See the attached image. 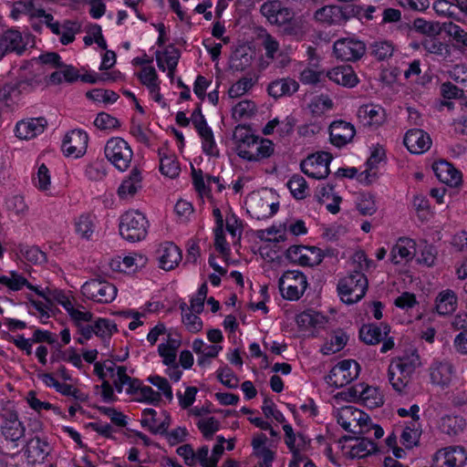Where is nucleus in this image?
Listing matches in <instances>:
<instances>
[{
	"label": "nucleus",
	"instance_id": "23",
	"mask_svg": "<svg viewBox=\"0 0 467 467\" xmlns=\"http://www.w3.org/2000/svg\"><path fill=\"white\" fill-rule=\"evenodd\" d=\"M142 176L140 171L135 167L131 170L130 175L123 180L118 189V194L120 199L132 198L139 189L141 188Z\"/></svg>",
	"mask_w": 467,
	"mask_h": 467
},
{
	"label": "nucleus",
	"instance_id": "1",
	"mask_svg": "<svg viewBox=\"0 0 467 467\" xmlns=\"http://www.w3.org/2000/svg\"><path fill=\"white\" fill-rule=\"evenodd\" d=\"M148 221L139 211L124 213L119 225L120 235L129 242H137L147 235Z\"/></svg>",
	"mask_w": 467,
	"mask_h": 467
},
{
	"label": "nucleus",
	"instance_id": "35",
	"mask_svg": "<svg viewBox=\"0 0 467 467\" xmlns=\"http://www.w3.org/2000/svg\"><path fill=\"white\" fill-rule=\"evenodd\" d=\"M76 233L85 240H90L95 231L93 218L88 213H83L74 221Z\"/></svg>",
	"mask_w": 467,
	"mask_h": 467
},
{
	"label": "nucleus",
	"instance_id": "28",
	"mask_svg": "<svg viewBox=\"0 0 467 467\" xmlns=\"http://www.w3.org/2000/svg\"><path fill=\"white\" fill-rule=\"evenodd\" d=\"M25 454L29 462H41L48 454V444L38 437L32 438L26 445Z\"/></svg>",
	"mask_w": 467,
	"mask_h": 467
},
{
	"label": "nucleus",
	"instance_id": "6",
	"mask_svg": "<svg viewBox=\"0 0 467 467\" xmlns=\"http://www.w3.org/2000/svg\"><path fill=\"white\" fill-rule=\"evenodd\" d=\"M286 258L293 264L313 267L318 265L324 254L317 246L293 245L286 251Z\"/></svg>",
	"mask_w": 467,
	"mask_h": 467
},
{
	"label": "nucleus",
	"instance_id": "7",
	"mask_svg": "<svg viewBox=\"0 0 467 467\" xmlns=\"http://www.w3.org/2000/svg\"><path fill=\"white\" fill-rule=\"evenodd\" d=\"M359 364L353 359H345L338 362L330 370L328 383L336 388H342L358 378Z\"/></svg>",
	"mask_w": 467,
	"mask_h": 467
},
{
	"label": "nucleus",
	"instance_id": "53",
	"mask_svg": "<svg viewBox=\"0 0 467 467\" xmlns=\"http://www.w3.org/2000/svg\"><path fill=\"white\" fill-rule=\"evenodd\" d=\"M351 264L353 267L351 274H356V272L364 274L370 268L372 261L367 258L364 251H357L351 258Z\"/></svg>",
	"mask_w": 467,
	"mask_h": 467
},
{
	"label": "nucleus",
	"instance_id": "61",
	"mask_svg": "<svg viewBox=\"0 0 467 467\" xmlns=\"http://www.w3.org/2000/svg\"><path fill=\"white\" fill-rule=\"evenodd\" d=\"M94 124L99 130H108L118 128L119 126V121L109 114L101 112L98 114Z\"/></svg>",
	"mask_w": 467,
	"mask_h": 467
},
{
	"label": "nucleus",
	"instance_id": "24",
	"mask_svg": "<svg viewBox=\"0 0 467 467\" xmlns=\"http://www.w3.org/2000/svg\"><path fill=\"white\" fill-rule=\"evenodd\" d=\"M358 415H360V410L353 406H345L338 410L337 413V420L338 424L347 431L354 434H363L364 431H357L356 420Z\"/></svg>",
	"mask_w": 467,
	"mask_h": 467
},
{
	"label": "nucleus",
	"instance_id": "29",
	"mask_svg": "<svg viewBox=\"0 0 467 467\" xmlns=\"http://www.w3.org/2000/svg\"><path fill=\"white\" fill-rule=\"evenodd\" d=\"M25 428L21 421L18 420L16 413H8V417L5 419L2 425V434L6 440L11 441H16L24 436Z\"/></svg>",
	"mask_w": 467,
	"mask_h": 467
},
{
	"label": "nucleus",
	"instance_id": "25",
	"mask_svg": "<svg viewBox=\"0 0 467 467\" xmlns=\"http://www.w3.org/2000/svg\"><path fill=\"white\" fill-rule=\"evenodd\" d=\"M127 369L124 366L117 368V378L113 380V384L118 392H121L125 385L128 386L126 391L130 395H139L142 388L141 382L137 379H131L127 375Z\"/></svg>",
	"mask_w": 467,
	"mask_h": 467
},
{
	"label": "nucleus",
	"instance_id": "48",
	"mask_svg": "<svg viewBox=\"0 0 467 467\" xmlns=\"http://www.w3.org/2000/svg\"><path fill=\"white\" fill-rule=\"evenodd\" d=\"M199 135L202 139V150L210 156H218L219 151L216 150L213 133L211 128L206 127L198 130Z\"/></svg>",
	"mask_w": 467,
	"mask_h": 467
},
{
	"label": "nucleus",
	"instance_id": "16",
	"mask_svg": "<svg viewBox=\"0 0 467 467\" xmlns=\"http://www.w3.org/2000/svg\"><path fill=\"white\" fill-rule=\"evenodd\" d=\"M158 253L160 254V267L165 271L174 269L182 258L181 249L171 242L161 244Z\"/></svg>",
	"mask_w": 467,
	"mask_h": 467
},
{
	"label": "nucleus",
	"instance_id": "54",
	"mask_svg": "<svg viewBox=\"0 0 467 467\" xmlns=\"http://www.w3.org/2000/svg\"><path fill=\"white\" fill-rule=\"evenodd\" d=\"M95 335L100 337H110L117 331V326L107 318H99L95 321Z\"/></svg>",
	"mask_w": 467,
	"mask_h": 467
},
{
	"label": "nucleus",
	"instance_id": "10",
	"mask_svg": "<svg viewBox=\"0 0 467 467\" xmlns=\"http://www.w3.org/2000/svg\"><path fill=\"white\" fill-rule=\"evenodd\" d=\"M262 15L273 25L283 27L294 16V12L278 0L267 1L261 5Z\"/></svg>",
	"mask_w": 467,
	"mask_h": 467
},
{
	"label": "nucleus",
	"instance_id": "34",
	"mask_svg": "<svg viewBox=\"0 0 467 467\" xmlns=\"http://www.w3.org/2000/svg\"><path fill=\"white\" fill-rule=\"evenodd\" d=\"M57 300L67 311L71 318L77 323L78 327H80V322H88L91 320L93 316L92 313L75 308L71 301L63 294H58Z\"/></svg>",
	"mask_w": 467,
	"mask_h": 467
},
{
	"label": "nucleus",
	"instance_id": "49",
	"mask_svg": "<svg viewBox=\"0 0 467 467\" xmlns=\"http://www.w3.org/2000/svg\"><path fill=\"white\" fill-rule=\"evenodd\" d=\"M443 30L453 38L457 45L467 47V32L458 25L450 22L443 24Z\"/></svg>",
	"mask_w": 467,
	"mask_h": 467
},
{
	"label": "nucleus",
	"instance_id": "4",
	"mask_svg": "<svg viewBox=\"0 0 467 467\" xmlns=\"http://www.w3.org/2000/svg\"><path fill=\"white\" fill-rule=\"evenodd\" d=\"M106 158L119 171H126L131 162L133 152L126 140L112 138L105 146Z\"/></svg>",
	"mask_w": 467,
	"mask_h": 467
},
{
	"label": "nucleus",
	"instance_id": "44",
	"mask_svg": "<svg viewBox=\"0 0 467 467\" xmlns=\"http://www.w3.org/2000/svg\"><path fill=\"white\" fill-rule=\"evenodd\" d=\"M0 284L7 286L13 291H18L23 286H26L28 289L34 288V285H31L24 276L15 272H11V276H1Z\"/></svg>",
	"mask_w": 467,
	"mask_h": 467
},
{
	"label": "nucleus",
	"instance_id": "62",
	"mask_svg": "<svg viewBox=\"0 0 467 467\" xmlns=\"http://www.w3.org/2000/svg\"><path fill=\"white\" fill-rule=\"evenodd\" d=\"M255 105L250 100H243L237 103L233 109V114L239 118L250 117L254 113Z\"/></svg>",
	"mask_w": 467,
	"mask_h": 467
},
{
	"label": "nucleus",
	"instance_id": "14",
	"mask_svg": "<svg viewBox=\"0 0 467 467\" xmlns=\"http://www.w3.org/2000/svg\"><path fill=\"white\" fill-rule=\"evenodd\" d=\"M416 254V243L414 240L406 237H400L393 245L390 251V261L394 265L401 264L403 261L409 262Z\"/></svg>",
	"mask_w": 467,
	"mask_h": 467
},
{
	"label": "nucleus",
	"instance_id": "9",
	"mask_svg": "<svg viewBox=\"0 0 467 467\" xmlns=\"http://www.w3.org/2000/svg\"><path fill=\"white\" fill-rule=\"evenodd\" d=\"M334 53L342 61H357L366 53V46L362 41L353 38H342L334 43Z\"/></svg>",
	"mask_w": 467,
	"mask_h": 467
},
{
	"label": "nucleus",
	"instance_id": "15",
	"mask_svg": "<svg viewBox=\"0 0 467 467\" xmlns=\"http://www.w3.org/2000/svg\"><path fill=\"white\" fill-rule=\"evenodd\" d=\"M404 144L411 153L419 154L430 149L431 140L422 130L413 129L405 134Z\"/></svg>",
	"mask_w": 467,
	"mask_h": 467
},
{
	"label": "nucleus",
	"instance_id": "3",
	"mask_svg": "<svg viewBox=\"0 0 467 467\" xmlns=\"http://www.w3.org/2000/svg\"><path fill=\"white\" fill-rule=\"evenodd\" d=\"M117 287L103 278L87 281L81 286V294L98 304L111 303L117 296Z\"/></svg>",
	"mask_w": 467,
	"mask_h": 467
},
{
	"label": "nucleus",
	"instance_id": "60",
	"mask_svg": "<svg viewBox=\"0 0 467 467\" xmlns=\"http://www.w3.org/2000/svg\"><path fill=\"white\" fill-rule=\"evenodd\" d=\"M218 379L229 389H235L238 386L239 379L228 367H225L218 371Z\"/></svg>",
	"mask_w": 467,
	"mask_h": 467
},
{
	"label": "nucleus",
	"instance_id": "11",
	"mask_svg": "<svg viewBox=\"0 0 467 467\" xmlns=\"http://www.w3.org/2000/svg\"><path fill=\"white\" fill-rule=\"evenodd\" d=\"M88 141V137L86 132L79 130H73L66 134L62 150L67 156L78 158L86 152Z\"/></svg>",
	"mask_w": 467,
	"mask_h": 467
},
{
	"label": "nucleus",
	"instance_id": "19",
	"mask_svg": "<svg viewBox=\"0 0 467 467\" xmlns=\"http://www.w3.org/2000/svg\"><path fill=\"white\" fill-rule=\"evenodd\" d=\"M299 88L297 81L291 78H277L271 81L267 87L268 95L277 99L282 97H291Z\"/></svg>",
	"mask_w": 467,
	"mask_h": 467
},
{
	"label": "nucleus",
	"instance_id": "39",
	"mask_svg": "<svg viewBox=\"0 0 467 467\" xmlns=\"http://www.w3.org/2000/svg\"><path fill=\"white\" fill-rule=\"evenodd\" d=\"M348 339V336L342 330L335 331L330 341L322 348L323 354L330 355L340 351L346 346Z\"/></svg>",
	"mask_w": 467,
	"mask_h": 467
},
{
	"label": "nucleus",
	"instance_id": "27",
	"mask_svg": "<svg viewBox=\"0 0 467 467\" xmlns=\"http://www.w3.org/2000/svg\"><path fill=\"white\" fill-rule=\"evenodd\" d=\"M327 77L333 82L352 88L357 85L358 78L351 67H337L327 72Z\"/></svg>",
	"mask_w": 467,
	"mask_h": 467
},
{
	"label": "nucleus",
	"instance_id": "36",
	"mask_svg": "<svg viewBox=\"0 0 467 467\" xmlns=\"http://www.w3.org/2000/svg\"><path fill=\"white\" fill-rule=\"evenodd\" d=\"M388 377L392 388L399 393L405 390L411 379V378L402 373L396 365H392L391 363L389 365Z\"/></svg>",
	"mask_w": 467,
	"mask_h": 467
},
{
	"label": "nucleus",
	"instance_id": "32",
	"mask_svg": "<svg viewBox=\"0 0 467 467\" xmlns=\"http://www.w3.org/2000/svg\"><path fill=\"white\" fill-rule=\"evenodd\" d=\"M390 363L396 365L402 373L411 378L416 368L420 366V358L416 351H412L410 354L393 358Z\"/></svg>",
	"mask_w": 467,
	"mask_h": 467
},
{
	"label": "nucleus",
	"instance_id": "63",
	"mask_svg": "<svg viewBox=\"0 0 467 467\" xmlns=\"http://www.w3.org/2000/svg\"><path fill=\"white\" fill-rule=\"evenodd\" d=\"M148 380L154 386H156L160 390L163 392V395L169 400H171L173 398L171 388L165 378L160 376H151L149 377Z\"/></svg>",
	"mask_w": 467,
	"mask_h": 467
},
{
	"label": "nucleus",
	"instance_id": "33",
	"mask_svg": "<svg viewBox=\"0 0 467 467\" xmlns=\"http://www.w3.org/2000/svg\"><path fill=\"white\" fill-rule=\"evenodd\" d=\"M160 156V171L161 172L170 178H175L179 175L181 171L177 158L174 154H168L159 150Z\"/></svg>",
	"mask_w": 467,
	"mask_h": 467
},
{
	"label": "nucleus",
	"instance_id": "38",
	"mask_svg": "<svg viewBox=\"0 0 467 467\" xmlns=\"http://www.w3.org/2000/svg\"><path fill=\"white\" fill-rule=\"evenodd\" d=\"M180 309L182 310V322L187 329L192 333L199 332L202 327V322L197 314L190 311L185 303L180 305Z\"/></svg>",
	"mask_w": 467,
	"mask_h": 467
},
{
	"label": "nucleus",
	"instance_id": "8",
	"mask_svg": "<svg viewBox=\"0 0 467 467\" xmlns=\"http://www.w3.org/2000/svg\"><path fill=\"white\" fill-rule=\"evenodd\" d=\"M30 41V36H23L15 29H8L0 36V59L8 53L22 55Z\"/></svg>",
	"mask_w": 467,
	"mask_h": 467
},
{
	"label": "nucleus",
	"instance_id": "56",
	"mask_svg": "<svg viewBox=\"0 0 467 467\" xmlns=\"http://www.w3.org/2000/svg\"><path fill=\"white\" fill-rule=\"evenodd\" d=\"M38 8H35L33 2L28 1H18L14 4L13 9L11 11V16L13 18L16 19L21 14H26L30 17H36L34 15Z\"/></svg>",
	"mask_w": 467,
	"mask_h": 467
},
{
	"label": "nucleus",
	"instance_id": "12",
	"mask_svg": "<svg viewBox=\"0 0 467 467\" xmlns=\"http://www.w3.org/2000/svg\"><path fill=\"white\" fill-rule=\"evenodd\" d=\"M355 134L354 126L344 120H336L329 126L330 140L337 147H342L351 141Z\"/></svg>",
	"mask_w": 467,
	"mask_h": 467
},
{
	"label": "nucleus",
	"instance_id": "58",
	"mask_svg": "<svg viewBox=\"0 0 467 467\" xmlns=\"http://www.w3.org/2000/svg\"><path fill=\"white\" fill-rule=\"evenodd\" d=\"M180 56V50L173 47L172 46L169 47L164 52V62L167 65L169 70L168 74L171 78H173L174 70L178 65Z\"/></svg>",
	"mask_w": 467,
	"mask_h": 467
},
{
	"label": "nucleus",
	"instance_id": "46",
	"mask_svg": "<svg viewBox=\"0 0 467 467\" xmlns=\"http://www.w3.org/2000/svg\"><path fill=\"white\" fill-rule=\"evenodd\" d=\"M138 77L140 82L150 89V93L160 90L158 75L154 67H143Z\"/></svg>",
	"mask_w": 467,
	"mask_h": 467
},
{
	"label": "nucleus",
	"instance_id": "31",
	"mask_svg": "<svg viewBox=\"0 0 467 467\" xmlns=\"http://www.w3.org/2000/svg\"><path fill=\"white\" fill-rule=\"evenodd\" d=\"M308 30L307 22L302 16L296 17L295 16L282 27L284 35L292 36L296 40L303 39Z\"/></svg>",
	"mask_w": 467,
	"mask_h": 467
},
{
	"label": "nucleus",
	"instance_id": "41",
	"mask_svg": "<svg viewBox=\"0 0 467 467\" xmlns=\"http://www.w3.org/2000/svg\"><path fill=\"white\" fill-rule=\"evenodd\" d=\"M357 444L352 446L350 455L353 458H364L377 451V445L367 438H355Z\"/></svg>",
	"mask_w": 467,
	"mask_h": 467
},
{
	"label": "nucleus",
	"instance_id": "51",
	"mask_svg": "<svg viewBox=\"0 0 467 467\" xmlns=\"http://www.w3.org/2000/svg\"><path fill=\"white\" fill-rule=\"evenodd\" d=\"M87 97L94 101L113 103L119 99V95L109 89L95 88L87 92Z\"/></svg>",
	"mask_w": 467,
	"mask_h": 467
},
{
	"label": "nucleus",
	"instance_id": "43",
	"mask_svg": "<svg viewBox=\"0 0 467 467\" xmlns=\"http://www.w3.org/2000/svg\"><path fill=\"white\" fill-rule=\"evenodd\" d=\"M287 187L296 199L303 200L306 197L307 183L303 176L293 175L287 182Z\"/></svg>",
	"mask_w": 467,
	"mask_h": 467
},
{
	"label": "nucleus",
	"instance_id": "50",
	"mask_svg": "<svg viewBox=\"0 0 467 467\" xmlns=\"http://www.w3.org/2000/svg\"><path fill=\"white\" fill-rule=\"evenodd\" d=\"M79 25L77 22L67 20L60 26L61 37L60 42L67 45L74 41L75 35L79 31Z\"/></svg>",
	"mask_w": 467,
	"mask_h": 467
},
{
	"label": "nucleus",
	"instance_id": "2",
	"mask_svg": "<svg viewBox=\"0 0 467 467\" xmlns=\"http://www.w3.org/2000/svg\"><path fill=\"white\" fill-rule=\"evenodd\" d=\"M368 285L365 274L356 272L341 279L337 285V290L345 303L354 304L366 295Z\"/></svg>",
	"mask_w": 467,
	"mask_h": 467
},
{
	"label": "nucleus",
	"instance_id": "59",
	"mask_svg": "<svg viewBox=\"0 0 467 467\" xmlns=\"http://www.w3.org/2000/svg\"><path fill=\"white\" fill-rule=\"evenodd\" d=\"M357 209L364 216L374 214L377 207L373 197L371 195H361L357 203Z\"/></svg>",
	"mask_w": 467,
	"mask_h": 467
},
{
	"label": "nucleus",
	"instance_id": "26",
	"mask_svg": "<svg viewBox=\"0 0 467 467\" xmlns=\"http://www.w3.org/2000/svg\"><path fill=\"white\" fill-rule=\"evenodd\" d=\"M452 365L449 362H434L430 368L431 380L433 384L448 386L451 380Z\"/></svg>",
	"mask_w": 467,
	"mask_h": 467
},
{
	"label": "nucleus",
	"instance_id": "21",
	"mask_svg": "<svg viewBox=\"0 0 467 467\" xmlns=\"http://www.w3.org/2000/svg\"><path fill=\"white\" fill-rule=\"evenodd\" d=\"M257 136H254L251 130L244 125H238L233 134V140L236 145V152L239 157L244 159L254 142Z\"/></svg>",
	"mask_w": 467,
	"mask_h": 467
},
{
	"label": "nucleus",
	"instance_id": "57",
	"mask_svg": "<svg viewBox=\"0 0 467 467\" xmlns=\"http://www.w3.org/2000/svg\"><path fill=\"white\" fill-rule=\"evenodd\" d=\"M413 27L416 31L428 36L438 35L441 31L438 24L428 22L423 18H416L413 21Z\"/></svg>",
	"mask_w": 467,
	"mask_h": 467
},
{
	"label": "nucleus",
	"instance_id": "20",
	"mask_svg": "<svg viewBox=\"0 0 467 467\" xmlns=\"http://www.w3.org/2000/svg\"><path fill=\"white\" fill-rule=\"evenodd\" d=\"M47 125V121L44 118L21 120L16 124V133L19 139L30 140L41 134Z\"/></svg>",
	"mask_w": 467,
	"mask_h": 467
},
{
	"label": "nucleus",
	"instance_id": "40",
	"mask_svg": "<svg viewBox=\"0 0 467 467\" xmlns=\"http://www.w3.org/2000/svg\"><path fill=\"white\" fill-rule=\"evenodd\" d=\"M301 171L308 177L321 180L327 177L329 174V168L324 166H318L313 161V159H306L300 164Z\"/></svg>",
	"mask_w": 467,
	"mask_h": 467
},
{
	"label": "nucleus",
	"instance_id": "37",
	"mask_svg": "<svg viewBox=\"0 0 467 467\" xmlns=\"http://www.w3.org/2000/svg\"><path fill=\"white\" fill-rule=\"evenodd\" d=\"M465 421L462 417L445 415L441 419V430L449 435H456L463 430Z\"/></svg>",
	"mask_w": 467,
	"mask_h": 467
},
{
	"label": "nucleus",
	"instance_id": "47",
	"mask_svg": "<svg viewBox=\"0 0 467 467\" xmlns=\"http://www.w3.org/2000/svg\"><path fill=\"white\" fill-rule=\"evenodd\" d=\"M394 52V46L389 41H379L371 45V55L379 61L389 58Z\"/></svg>",
	"mask_w": 467,
	"mask_h": 467
},
{
	"label": "nucleus",
	"instance_id": "17",
	"mask_svg": "<svg viewBox=\"0 0 467 467\" xmlns=\"http://www.w3.org/2000/svg\"><path fill=\"white\" fill-rule=\"evenodd\" d=\"M434 455L445 467H462L467 461L464 449L459 446L441 449Z\"/></svg>",
	"mask_w": 467,
	"mask_h": 467
},
{
	"label": "nucleus",
	"instance_id": "55",
	"mask_svg": "<svg viewBox=\"0 0 467 467\" xmlns=\"http://www.w3.org/2000/svg\"><path fill=\"white\" fill-rule=\"evenodd\" d=\"M197 426L206 439H211L219 430L220 422L214 417H210L200 420Z\"/></svg>",
	"mask_w": 467,
	"mask_h": 467
},
{
	"label": "nucleus",
	"instance_id": "42",
	"mask_svg": "<svg viewBox=\"0 0 467 467\" xmlns=\"http://www.w3.org/2000/svg\"><path fill=\"white\" fill-rule=\"evenodd\" d=\"M382 113V108L375 105H364L358 109V116L368 119L367 124L368 125H379L383 119Z\"/></svg>",
	"mask_w": 467,
	"mask_h": 467
},
{
	"label": "nucleus",
	"instance_id": "13",
	"mask_svg": "<svg viewBox=\"0 0 467 467\" xmlns=\"http://www.w3.org/2000/svg\"><path fill=\"white\" fill-rule=\"evenodd\" d=\"M346 394L351 399H359L368 408H377L383 404V398L377 389L358 385L348 389Z\"/></svg>",
	"mask_w": 467,
	"mask_h": 467
},
{
	"label": "nucleus",
	"instance_id": "64",
	"mask_svg": "<svg viewBox=\"0 0 467 467\" xmlns=\"http://www.w3.org/2000/svg\"><path fill=\"white\" fill-rule=\"evenodd\" d=\"M137 400L148 402L150 404H158L161 400V394L154 391L149 386H142Z\"/></svg>",
	"mask_w": 467,
	"mask_h": 467
},
{
	"label": "nucleus",
	"instance_id": "52",
	"mask_svg": "<svg viewBox=\"0 0 467 467\" xmlns=\"http://www.w3.org/2000/svg\"><path fill=\"white\" fill-rule=\"evenodd\" d=\"M254 85L252 78L244 77L235 82L228 91L231 98H239L245 94Z\"/></svg>",
	"mask_w": 467,
	"mask_h": 467
},
{
	"label": "nucleus",
	"instance_id": "5",
	"mask_svg": "<svg viewBox=\"0 0 467 467\" xmlns=\"http://www.w3.org/2000/svg\"><path fill=\"white\" fill-rule=\"evenodd\" d=\"M306 286V277L299 271H286L279 279L280 292L288 300L299 299Z\"/></svg>",
	"mask_w": 467,
	"mask_h": 467
},
{
	"label": "nucleus",
	"instance_id": "45",
	"mask_svg": "<svg viewBox=\"0 0 467 467\" xmlns=\"http://www.w3.org/2000/svg\"><path fill=\"white\" fill-rule=\"evenodd\" d=\"M339 6H324L316 11L315 18L329 25L339 24Z\"/></svg>",
	"mask_w": 467,
	"mask_h": 467
},
{
	"label": "nucleus",
	"instance_id": "30",
	"mask_svg": "<svg viewBox=\"0 0 467 467\" xmlns=\"http://www.w3.org/2000/svg\"><path fill=\"white\" fill-rule=\"evenodd\" d=\"M457 307V296L456 294L447 289L441 291L436 297L435 308L439 315L446 316L453 313Z\"/></svg>",
	"mask_w": 467,
	"mask_h": 467
},
{
	"label": "nucleus",
	"instance_id": "22",
	"mask_svg": "<svg viewBox=\"0 0 467 467\" xmlns=\"http://www.w3.org/2000/svg\"><path fill=\"white\" fill-rule=\"evenodd\" d=\"M390 331V328L386 324H381L380 327L374 324L363 325L359 329V338L367 345L379 344L384 337H386Z\"/></svg>",
	"mask_w": 467,
	"mask_h": 467
},
{
	"label": "nucleus",
	"instance_id": "18",
	"mask_svg": "<svg viewBox=\"0 0 467 467\" xmlns=\"http://www.w3.org/2000/svg\"><path fill=\"white\" fill-rule=\"evenodd\" d=\"M437 178L450 186H458L462 182L461 172L450 162L440 161L432 165Z\"/></svg>",
	"mask_w": 467,
	"mask_h": 467
}]
</instances>
